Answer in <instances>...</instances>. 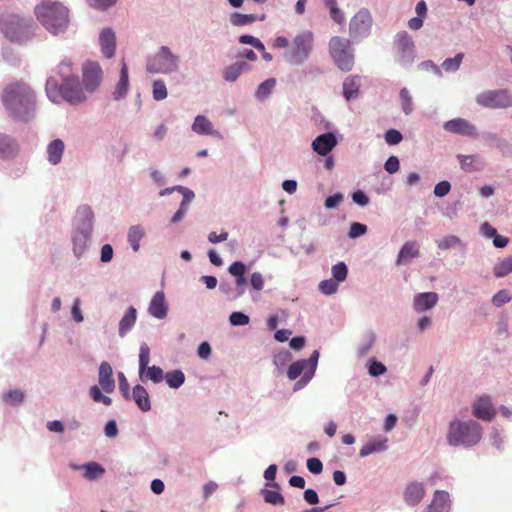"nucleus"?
<instances>
[{"label": "nucleus", "mask_w": 512, "mask_h": 512, "mask_svg": "<svg viewBox=\"0 0 512 512\" xmlns=\"http://www.w3.org/2000/svg\"><path fill=\"white\" fill-rule=\"evenodd\" d=\"M2 100L9 114L20 120H28L35 110V93L24 82L9 84L3 91Z\"/></svg>", "instance_id": "1"}, {"label": "nucleus", "mask_w": 512, "mask_h": 512, "mask_svg": "<svg viewBox=\"0 0 512 512\" xmlns=\"http://www.w3.org/2000/svg\"><path fill=\"white\" fill-rule=\"evenodd\" d=\"M37 20L50 33H63L69 24V10L62 3L43 0L34 9Z\"/></svg>", "instance_id": "2"}, {"label": "nucleus", "mask_w": 512, "mask_h": 512, "mask_svg": "<svg viewBox=\"0 0 512 512\" xmlns=\"http://www.w3.org/2000/svg\"><path fill=\"white\" fill-rule=\"evenodd\" d=\"M482 438V427L474 420H454L450 423L447 442L451 446L471 447Z\"/></svg>", "instance_id": "3"}, {"label": "nucleus", "mask_w": 512, "mask_h": 512, "mask_svg": "<svg viewBox=\"0 0 512 512\" xmlns=\"http://www.w3.org/2000/svg\"><path fill=\"white\" fill-rule=\"evenodd\" d=\"M46 93L54 103L64 100L70 104H79L86 100V95L79 85L78 78L68 79L59 85L57 79L50 77L46 82Z\"/></svg>", "instance_id": "4"}, {"label": "nucleus", "mask_w": 512, "mask_h": 512, "mask_svg": "<svg viewBox=\"0 0 512 512\" xmlns=\"http://www.w3.org/2000/svg\"><path fill=\"white\" fill-rule=\"evenodd\" d=\"M0 29L11 42L25 43L34 36L37 26L32 20L7 14L0 20Z\"/></svg>", "instance_id": "5"}, {"label": "nucleus", "mask_w": 512, "mask_h": 512, "mask_svg": "<svg viewBox=\"0 0 512 512\" xmlns=\"http://www.w3.org/2000/svg\"><path fill=\"white\" fill-rule=\"evenodd\" d=\"M329 52L336 65L345 72L354 66V51L351 42L339 36H334L329 41Z\"/></svg>", "instance_id": "6"}, {"label": "nucleus", "mask_w": 512, "mask_h": 512, "mask_svg": "<svg viewBox=\"0 0 512 512\" xmlns=\"http://www.w3.org/2000/svg\"><path fill=\"white\" fill-rule=\"evenodd\" d=\"M146 68L151 73L169 74L175 72L178 70V57L167 46H162L148 61Z\"/></svg>", "instance_id": "7"}, {"label": "nucleus", "mask_w": 512, "mask_h": 512, "mask_svg": "<svg viewBox=\"0 0 512 512\" xmlns=\"http://www.w3.org/2000/svg\"><path fill=\"white\" fill-rule=\"evenodd\" d=\"M313 35L311 32H304L297 35L291 48L285 53V59L291 64H301L306 60L312 50Z\"/></svg>", "instance_id": "8"}, {"label": "nucleus", "mask_w": 512, "mask_h": 512, "mask_svg": "<svg viewBox=\"0 0 512 512\" xmlns=\"http://www.w3.org/2000/svg\"><path fill=\"white\" fill-rule=\"evenodd\" d=\"M373 25V18L366 8L360 9L350 20L349 34L355 39H363L370 35Z\"/></svg>", "instance_id": "9"}, {"label": "nucleus", "mask_w": 512, "mask_h": 512, "mask_svg": "<svg viewBox=\"0 0 512 512\" xmlns=\"http://www.w3.org/2000/svg\"><path fill=\"white\" fill-rule=\"evenodd\" d=\"M476 101L479 105L491 109L512 106V97L504 89L485 91L477 96Z\"/></svg>", "instance_id": "10"}, {"label": "nucleus", "mask_w": 512, "mask_h": 512, "mask_svg": "<svg viewBox=\"0 0 512 512\" xmlns=\"http://www.w3.org/2000/svg\"><path fill=\"white\" fill-rule=\"evenodd\" d=\"M102 69L96 62H88L83 67V83L85 90L93 93L102 81Z\"/></svg>", "instance_id": "11"}, {"label": "nucleus", "mask_w": 512, "mask_h": 512, "mask_svg": "<svg viewBox=\"0 0 512 512\" xmlns=\"http://www.w3.org/2000/svg\"><path fill=\"white\" fill-rule=\"evenodd\" d=\"M443 128L453 134L476 138L478 136L477 128L468 120L463 118H455L446 121Z\"/></svg>", "instance_id": "12"}, {"label": "nucleus", "mask_w": 512, "mask_h": 512, "mask_svg": "<svg viewBox=\"0 0 512 512\" xmlns=\"http://www.w3.org/2000/svg\"><path fill=\"white\" fill-rule=\"evenodd\" d=\"M394 46L401 61L409 62L412 59L414 42L406 31H400L396 34Z\"/></svg>", "instance_id": "13"}, {"label": "nucleus", "mask_w": 512, "mask_h": 512, "mask_svg": "<svg viewBox=\"0 0 512 512\" xmlns=\"http://www.w3.org/2000/svg\"><path fill=\"white\" fill-rule=\"evenodd\" d=\"M472 414L480 420L491 421L495 417L496 411L490 397L481 396L477 398L472 406Z\"/></svg>", "instance_id": "14"}, {"label": "nucleus", "mask_w": 512, "mask_h": 512, "mask_svg": "<svg viewBox=\"0 0 512 512\" xmlns=\"http://www.w3.org/2000/svg\"><path fill=\"white\" fill-rule=\"evenodd\" d=\"M425 496V488L423 483L411 482L404 490V501L409 506L418 505Z\"/></svg>", "instance_id": "15"}, {"label": "nucleus", "mask_w": 512, "mask_h": 512, "mask_svg": "<svg viewBox=\"0 0 512 512\" xmlns=\"http://www.w3.org/2000/svg\"><path fill=\"white\" fill-rule=\"evenodd\" d=\"M337 145V139L333 133H325L318 136L312 142V148L319 155H327Z\"/></svg>", "instance_id": "16"}, {"label": "nucleus", "mask_w": 512, "mask_h": 512, "mask_svg": "<svg viewBox=\"0 0 512 512\" xmlns=\"http://www.w3.org/2000/svg\"><path fill=\"white\" fill-rule=\"evenodd\" d=\"M148 311L157 319H164L167 316L168 306L165 300V295L162 291L154 294L149 304Z\"/></svg>", "instance_id": "17"}, {"label": "nucleus", "mask_w": 512, "mask_h": 512, "mask_svg": "<svg viewBox=\"0 0 512 512\" xmlns=\"http://www.w3.org/2000/svg\"><path fill=\"white\" fill-rule=\"evenodd\" d=\"M99 385L106 393H112L115 389V381L113 379V371L111 365L103 361L99 366Z\"/></svg>", "instance_id": "18"}, {"label": "nucleus", "mask_w": 512, "mask_h": 512, "mask_svg": "<svg viewBox=\"0 0 512 512\" xmlns=\"http://www.w3.org/2000/svg\"><path fill=\"white\" fill-rule=\"evenodd\" d=\"M101 51L106 58H111L115 53L116 36L112 29H104L99 36Z\"/></svg>", "instance_id": "19"}, {"label": "nucleus", "mask_w": 512, "mask_h": 512, "mask_svg": "<svg viewBox=\"0 0 512 512\" xmlns=\"http://www.w3.org/2000/svg\"><path fill=\"white\" fill-rule=\"evenodd\" d=\"M461 169L465 172H476L480 171L485 167V161L480 155H457Z\"/></svg>", "instance_id": "20"}, {"label": "nucleus", "mask_w": 512, "mask_h": 512, "mask_svg": "<svg viewBox=\"0 0 512 512\" xmlns=\"http://www.w3.org/2000/svg\"><path fill=\"white\" fill-rule=\"evenodd\" d=\"M438 301V295L435 292L419 293L414 297V309L417 312H423L433 308Z\"/></svg>", "instance_id": "21"}, {"label": "nucleus", "mask_w": 512, "mask_h": 512, "mask_svg": "<svg viewBox=\"0 0 512 512\" xmlns=\"http://www.w3.org/2000/svg\"><path fill=\"white\" fill-rule=\"evenodd\" d=\"M19 147L10 136L0 133V159H9L18 153Z\"/></svg>", "instance_id": "22"}, {"label": "nucleus", "mask_w": 512, "mask_h": 512, "mask_svg": "<svg viewBox=\"0 0 512 512\" xmlns=\"http://www.w3.org/2000/svg\"><path fill=\"white\" fill-rule=\"evenodd\" d=\"M428 508L435 512H449L451 508L449 494L446 491L437 490Z\"/></svg>", "instance_id": "23"}, {"label": "nucleus", "mask_w": 512, "mask_h": 512, "mask_svg": "<svg viewBox=\"0 0 512 512\" xmlns=\"http://www.w3.org/2000/svg\"><path fill=\"white\" fill-rule=\"evenodd\" d=\"M129 86V76H128V67L125 61H122L120 77L119 81L116 85V88L113 92V96L116 100L124 98L127 95Z\"/></svg>", "instance_id": "24"}, {"label": "nucleus", "mask_w": 512, "mask_h": 512, "mask_svg": "<svg viewBox=\"0 0 512 512\" xmlns=\"http://www.w3.org/2000/svg\"><path fill=\"white\" fill-rule=\"evenodd\" d=\"M319 359V351L314 350L309 357V359H303V361L308 366V370L305 372V375L302 377L300 381L296 383L295 389L302 388L304 385H306L314 376V373L316 371L317 363Z\"/></svg>", "instance_id": "25"}, {"label": "nucleus", "mask_w": 512, "mask_h": 512, "mask_svg": "<svg viewBox=\"0 0 512 512\" xmlns=\"http://www.w3.org/2000/svg\"><path fill=\"white\" fill-rule=\"evenodd\" d=\"M65 145L61 139L51 141L47 146V158L49 163L57 165L61 162Z\"/></svg>", "instance_id": "26"}, {"label": "nucleus", "mask_w": 512, "mask_h": 512, "mask_svg": "<svg viewBox=\"0 0 512 512\" xmlns=\"http://www.w3.org/2000/svg\"><path fill=\"white\" fill-rule=\"evenodd\" d=\"M132 397L141 411L147 412L151 409L149 394L142 385L134 386Z\"/></svg>", "instance_id": "27"}, {"label": "nucleus", "mask_w": 512, "mask_h": 512, "mask_svg": "<svg viewBox=\"0 0 512 512\" xmlns=\"http://www.w3.org/2000/svg\"><path fill=\"white\" fill-rule=\"evenodd\" d=\"M419 254H420V252H419V246H418L417 242L408 241L400 249L396 263H397V265H400V264L408 261L411 258L418 257Z\"/></svg>", "instance_id": "28"}, {"label": "nucleus", "mask_w": 512, "mask_h": 512, "mask_svg": "<svg viewBox=\"0 0 512 512\" xmlns=\"http://www.w3.org/2000/svg\"><path fill=\"white\" fill-rule=\"evenodd\" d=\"M360 88V78L358 76H349L343 82V95L346 100H351L358 96Z\"/></svg>", "instance_id": "29"}, {"label": "nucleus", "mask_w": 512, "mask_h": 512, "mask_svg": "<svg viewBox=\"0 0 512 512\" xmlns=\"http://www.w3.org/2000/svg\"><path fill=\"white\" fill-rule=\"evenodd\" d=\"M137 318V311L136 309L131 306L128 308L125 315L122 317L119 323V335L121 337L125 336L127 332L131 330V328L134 326Z\"/></svg>", "instance_id": "30"}, {"label": "nucleus", "mask_w": 512, "mask_h": 512, "mask_svg": "<svg viewBox=\"0 0 512 512\" xmlns=\"http://www.w3.org/2000/svg\"><path fill=\"white\" fill-rule=\"evenodd\" d=\"M249 69V65L246 62H236L223 70V77L226 81L234 82L243 71Z\"/></svg>", "instance_id": "31"}, {"label": "nucleus", "mask_w": 512, "mask_h": 512, "mask_svg": "<svg viewBox=\"0 0 512 512\" xmlns=\"http://www.w3.org/2000/svg\"><path fill=\"white\" fill-rule=\"evenodd\" d=\"M192 130L201 135H214L216 131L213 130L212 123L208 118L198 115L192 125Z\"/></svg>", "instance_id": "32"}, {"label": "nucleus", "mask_w": 512, "mask_h": 512, "mask_svg": "<svg viewBox=\"0 0 512 512\" xmlns=\"http://www.w3.org/2000/svg\"><path fill=\"white\" fill-rule=\"evenodd\" d=\"M145 231L140 225L131 226L128 231V241L132 249L137 252L140 248V241L144 237Z\"/></svg>", "instance_id": "33"}, {"label": "nucleus", "mask_w": 512, "mask_h": 512, "mask_svg": "<svg viewBox=\"0 0 512 512\" xmlns=\"http://www.w3.org/2000/svg\"><path fill=\"white\" fill-rule=\"evenodd\" d=\"M387 439H382L378 441L369 442L362 446L360 449L359 455L360 457H366L372 453L381 452L386 450Z\"/></svg>", "instance_id": "34"}, {"label": "nucleus", "mask_w": 512, "mask_h": 512, "mask_svg": "<svg viewBox=\"0 0 512 512\" xmlns=\"http://www.w3.org/2000/svg\"><path fill=\"white\" fill-rule=\"evenodd\" d=\"M150 361V348L147 344L143 343L139 349V378L144 381V372L149 367Z\"/></svg>", "instance_id": "35"}, {"label": "nucleus", "mask_w": 512, "mask_h": 512, "mask_svg": "<svg viewBox=\"0 0 512 512\" xmlns=\"http://www.w3.org/2000/svg\"><path fill=\"white\" fill-rule=\"evenodd\" d=\"M80 468L84 470V477L89 480L100 477L105 472L104 468L96 462H90L82 465Z\"/></svg>", "instance_id": "36"}, {"label": "nucleus", "mask_w": 512, "mask_h": 512, "mask_svg": "<svg viewBox=\"0 0 512 512\" xmlns=\"http://www.w3.org/2000/svg\"><path fill=\"white\" fill-rule=\"evenodd\" d=\"M164 379L169 387L177 389L184 383L185 375L181 370H173L166 373Z\"/></svg>", "instance_id": "37"}, {"label": "nucleus", "mask_w": 512, "mask_h": 512, "mask_svg": "<svg viewBox=\"0 0 512 512\" xmlns=\"http://www.w3.org/2000/svg\"><path fill=\"white\" fill-rule=\"evenodd\" d=\"M497 278L505 277L512 272V255L498 262L493 268Z\"/></svg>", "instance_id": "38"}, {"label": "nucleus", "mask_w": 512, "mask_h": 512, "mask_svg": "<svg viewBox=\"0 0 512 512\" xmlns=\"http://www.w3.org/2000/svg\"><path fill=\"white\" fill-rule=\"evenodd\" d=\"M308 370V366L303 360H298L293 362L287 371V376L290 380L297 379L302 373L303 376L305 375V372Z\"/></svg>", "instance_id": "39"}, {"label": "nucleus", "mask_w": 512, "mask_h": 512, "mask_svg": "<svg viewBox=\"0 0 512 512\" xmlns=\"http://www.w3.org/2000/svg\"><path fill=\"white\" fill-rule=\"evenodd\" d=\"M256 21V16L254 14H242L238 12H234L230 16V22L234 26H243L247 24H251Z\"/></svg>", "instance_id": "40"}, {"label": "nucleus", "mask_w": 512, "mask_h": 512, "mask_svg": "<svg viewBox=\"0 0 512 512\" xmlns=\"http://www.w3.org/2000/svg\"><path fill=\"white\" fill-rule=\"evenodd\" d=\"M24 400V392L20 389L10 390L3 394V401L9 405H18Z\"/></svg>", "instance_id": "41"}, {"label": "nucleus", "mask_w": 512, "mask_h": 512, "mask_svg": "<svg viewBox=\"0 0 512 512\" xmlns=\"http://www.w3.org/2000/svg\"><path fill=\"white\" fill-rule=\"evenodd\" d=\"M148 379L154 383H160L164 379V372L158 366H149L144 372V381Z\"/></svg>", "instance_id": "42"}, {"label": "nucleus", "mask_w": 512, "mask_h": 512, "mask_svg": "<svg viewBox=\"0 0 512 512\" xmlns=\"http://www.w3.org/2000/svg\"><path fill=\"white\" fill-rule=\"evenodd\" d=\"M72 66H73L72 62L68 59L63 60L60 63L58 69H59L60 77L62 78L63 82L68 79L72 80V79L78 78L76 75H74Z\"/></svg>", "instance_id": "43"}, {"label": "nucleus", "mask_w": 512, "mask_h": 512, "mask_svg": "<svg viewBox=\"0 0 512 512\" xmlns=\"http://www.w3.org/2000/svg\"><path fill=\"white\" fill-rule=\"evenodd\" d=\"M88 235L85 233H79L73 237V251L77 256H80L85 248L88 241Z\"/></svg>", "instance_id": "44"}, {"label": "nucleus", "mask_w": 512, "mask_h": 512, "mask_svg": "<svg viewBox=\"0 0 512 512\" xmlns=\"http://www.w3.org/2000/svg\"><path fill=\"white\" fill-rule=\"evenodd\" d=\"M262 495L264 497L265 502L269 504L283 505L285 502L284 497L278 491L263 489Z\"/></svg>", "instance_id": "45"}, {"label": "nucleus", "mask_w": 512, "mask_h": 512, "mask_svg": "<svg viewBox=\"0 0 512 512\" xmlns=\"http://www.w3.org/2000/svg\"><path fill=\"white\" fill-rule=\"evenodd\" d=\"M275 85H276V81L274 78H270V79H267L264 82H262L256 91L257 98H259V99L266 98L271 93V91L273 90Z\"/></svg>", "instance_id": "46"}, {"label": "nucleus", "mask_w": 512, "mask_h": 512, "mask_svg": "<svg viewBox=\"0 0 512 512\" xmlns=\"http://www.w3.org/2000/svg\"><path fill=\"white\" fill-rule=\"evenodd\" d=\"M402 110L405 114H410L413 110L412 97L407 88H402L399 93Z\"/></svg>", "instance_id": "47"}, {"label": "nucleus", "mask_w": 512, "mask_h": 512, "mask_svg": "<svg viewBox=\"0 0 512 512\" xmlns=\"http://www.w3.org/2000/svg\"><path fill=\"white\" fill-rule=\"evenodd\" d=\"M464 54L458 53L454 58H448L442 63V67L447 72L457 71L463 60Z\"/></svg>", "instance_id": "48"}, {"label": "nucleus", "mask_w": 512, "mask_h": 512, "mask_svg": "<svg viewBox=\"0 0 512 512\" xmlns=\"http://www.w3.org/2000/svg\"><path fill=\"white\" fill-rule=\"evenodd\" d=\"M348 274L347 266L344 262H339L332 267V275L335 281L343 282Z\"/></svg>", "instance_id": "49"}, {"label": "nucleus", "mask_w": 512, "mask_h": 512, "mask_svg": "<svg viewBox=\"0 0 512 512\" xmlns=\"http://www.w3.org/2000/svg\"><path fill=\"white\" fill-rule=\"evenodd\" d=\"M167 97V89L163 80L153 82V98L157 101L164 100Z\"/></svg>", "instance_id": "50"}, {"label": "nucleus", "mask_w": 512, "mask_h": 512, "mask_svg": "<svg viewBox=\"0 0 512 512\" xmlns=\"http://www.w3.org/2000/svg\"><path fill=\"white\" fill-rule=\"evenodd\" d=\"M339 283L334 279L323 280L319 284V290L325 295H332L337 292Z\"/></svg>", "instance_id": "51"}, {"label": "nucleus", "mask_w": 512, "mask_h": 512, "mask_svg": "<svg viewBox=\"0 0 512 512\" xmlns=\"http://www.w3.org/2000/svg\"><path fill=\"white\" fill-rule=\"evenodd\" d=\"M511 295L508 290L503 289L498 291L493 297H492V304L496 307H501L504 304L511 301Z\"/></svg>", "instance_id": "52"}, {"label": "nucleus", "mask_w": 512, "mask_h": 512, "mask_svg": "<svg viewBox=\"0 0 512 512\" xmlns=\"http://www.w3.org/2000/svg\"><path fill=\"white\" fill-rule=\"evenodd\" d=\"M239 42L253 46L259 51H264V44L256 37L251 35H242L239 37Z\"/></svg>", "instance_id": "53"}, {"label": "nucleus", "mask_w": 512, "mask_h": 512, "mask_svg": "<svg viewBox=\"0 0 512 512\" xmlns=\"http://www.w3.org/2000/svg\"><path fill=\"white\" fill-rule=\"evenodd\" d=\"M460 243V239L457 236L450 235L446 236L440 241H438L437 246L441 250H447L451 248L452 246H455Z\"/></svg>", "instance_id": "54"}, {"label": "nucleus", "mask_w": 512, "mask_h": 512, "mask_svg": "<svg viewBox=\"0 0 512 512\" xmlns=\"http://www.w3.org/2000/svg\"><path fill=\"white\" fill-rule=\"evenodd\" d=\"M403 139L402 134L396 129H389L385 133V141L389 145H396Z\"/></svg>", "instance_id": "55"}, {"label": "nucleus", "mask_w": 512, "mask_h": 512, "mask_svg": "<svg viewBox=\"0 0 512 512\" xmlns=\"http://www.w3.org/2000/svg\"><path fill=\"white\" fill-rule=\"evenodd\" d=\"M229 319L234 326H244L249 323V317L242 312H233Z\"/></svg>", "instance_id": "56"}, {"label": "nucleus", "mask_w": 512, "mask_h": 512, "mask_svg": "<svg viewBox=\"0 0 512 512\" xmlns=\"http://www.w3.org/2000/svg\"><path fill=\"white\" fill-rule=\"evenodd\" d=\"M118 379H119V390H120L122 396L126 400H130V386H129V383H128L125 375L122 372H119Z\"/></svg>", "instance_id": "57"}, {"label": "nucleus", "mask_w": 512, "mask_h": 512, "mask_svg": "<svg viewBox=\"0 0 512 512\" xmlns=\"http://www.w3.org/2000/svg\"><path fill=\"white\" fill-rule=\"evenodd\" d=\"M366 231H367L366 225L359 223V222H354L351 224L348 234H349L350 238H357L359 236L364 235L366 233Z\"/></svg>", "instance_id": "58"}, {"label": "nucleus", "mask_w": 512, "mask_h": 512, "mask_svg": "<svg viewBox=\"0 0 512 512\" xmlns=\"http://www.w3.org/2000/svg\"><path fill=\"white\" fill-rule=\"evenodd\" d=\"M228 271L232 276L240 277L245 275L246 266L243 262L236 261L229 266Z\"/></svg>", "instance_id": "59"}, {"label": "nucleus", "mask_w": 512, "mask_h": 512, "mask_svg": "<svg viewBox=\"0 0 512 512\" xmlns=\"http://www.w3.org/2000/svg\"><path fill=\"white\" fill-rule=\"evenodd\" d=\"M307 468L313 474H320L323 470V464L318 458H309Z\"/></svg>", "instance_id": "60"}, {"label": "nucleus", "mask_w": 512, "mask_h": 512, "mask_svg": "<svg viewBox=\"0 0 512 512\" xmlns=\"http://www.w3.org/2000/svg\"><path fill=\"white\" fill-rule=\"evenodd\" d=\"M250 284L256 291H261L264 288V279L261 273L254 272L250 277Z\"/></svg>", "instance_id": "61"}, {"label": "nucleus", "mask_w": 512, "mask_h": 512, "mask_svg": "<svg viewBox=\"0 0 512 512\" xmlns=\"http://www.w3.org/2000/svg\"><path fill=\"white\" fill-rule=\"evenodd\" d=\"M451 189V185L448 181H441L438 184H436L434 188V194L437 197H444L446 196Z\"/></svg>", "instance_id": "62"}, {"label": "nucleus", "mask_w": 512, "mask_h": 512, "mask_svg": "<svg viewBox=\"0 0 512 512\" xmlns=\"http://www.w3.org/2000/svg\"><path fill=\"white\" fill-rule=\"evenodd\" d=\"M175 189H177L178 191H180L183 194V200L181 202V205L187 208L189 203L192 201V199L195 196L194 192L189 190L188 188L183 187V186H176Z\"/></svg>", "instance_id": "63"}, {"label": "nucleus", "mask_w": 512, "mask_h": 512, "mask_svg": "<svg viewBox=\"0 0 512 512\" xmlns=\"http://www.w3.org/2000/svg\"><path fill=\"white\" fill-rule=\"evenodd\" d=\"M385 170L393 174L399 170V160L396 156H390L384 164Z\"/></svg>", "instance_id": "64"}]
</instances>
